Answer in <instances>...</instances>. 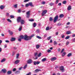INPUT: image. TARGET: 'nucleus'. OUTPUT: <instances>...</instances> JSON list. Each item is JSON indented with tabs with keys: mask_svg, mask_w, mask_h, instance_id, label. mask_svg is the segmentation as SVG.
<instances>
[{
	"mask_svg": "<svg viewBox=\"0 0 75 75\" xmlns=\"http://www.w3.org/2000/svg\"><path fill=\"white\" fill-rule=\"evenodd\" d=\"M20 37H21V38H23V39L24 38L25 40L26 41H28V36H27V35H25L24 36H23V35H20Z\"/></svg>",
	"mask_w": 75,
	"mask_h": 75,
	"instance_id": "1",
	"label": "nucleus"
},
{
	"mask_svg": "<svg viewBox=\"0 0 75 75\" xmlns=\"http://www.w3.org/2000/svg\"><path fill=\"white\" fill-rule=\"evenodd\" d=\"M58 19V16L57 15L54 18L53 22L54 23H56V22H57V21Z\"/></svg>",
	"mask_w": 75,
	"mask_h": 75,
	"instance_id": "2",
	"label": "nucleus"
},
{
	"mask_svg": "<svg viewBox=\"0 0 75 75\" xmlns=\"http://www.w3.org/2000/svg\"><path fill=\"white\" fill-rule=\"evenodd\" d=\"M47 13V10H44L43 11L42 13V16H44Z\"/></svg>",
	"mask_w": 75,
	"mask_h": 75,
	"instance_id": "3",
	"label": "nucleus"
},
{
	"mask_svg": "<svg viewBox=\"0 0 75 75\" xmlns=\"http://www.w3.org/2000/svg\"><path fill=\"white\" fill-rule=\"evenodd\" d=\"M3 72L4 74H5L7 72V70L5 69H2L0 72V73H2Z\"/></svg>",
	"mask_w": 75,
	"mask_h": 75,
	"instance_id": "4",
	"label": "nucleus"
},
{
	"mask_svg": "<svg viewBox=\"0 0 75 75\" xmlns=\"http://www.w3.org/2000/svg\"><path fill=\"white\" fill-rule=\"evenodd\" d=\"M21 17H18L17 18V23H20L21 21Z\"/></svg>",
	"mask_w": 75,
	"mask_h": 75,
	"instance_id": "5",
	"label": "nucleus"
},
{
	"mask_svg": "<svg viewBox=\"0 0 75 75\" xmlns=\"http://www.w3.org/2000/svg\"><path fill=\"white\" fill-rule=\"evenodd\" d=\"M60 70L62 71V72H64L65 70L64 69V67L63 66H62L60 67Z\"/></svg>",
	"mask_w": 75,
	"mask_h": 75,
	"instance_id": "6",
	"label": "nucleus"
},
{
	"mask_svg": "<svg viewBox=\"0 0 75 75\" xmlns=\"http://www.w3.org/2000/svg\"><path fill=\"white\" fill-rule=\"evenodd\" d=\"M40 62H36V61H34L33 62V64L34 65H38V64H40Z\"/></svg>",
	"mask_w": 75,
	"mask_h": 75,
	"instance_id": "7",
	"label": "nucleus"
},
{
	"mask_svg": "<svg viewBox=\"0 0 75 75\" xmlns=\"http://www.w3.org/2000/svg\"><path fill=\"white\" fill-rule=\"evenodd\" d=\"M30 11H28L26 13V17L27 18H29L30 17Z\"/></svg>",
	"mask_w": 75,
	"mask_h": 75,
	"instance_id": "8",
	"label": "nucleus"
},
{
	"mask_svg": "<svg viewBox=\"0 0 75 75\" xmlns=\"http://www.w3.org/2000/svg\"><path fill=\"white\" fill-rule=\"evenodd\" d=\"M28 64H31L33 62V60L31 59H29L27 61Z\"/></svg>",
	"mask_w": 75,
	"mask_h": 75,
	"instance_id": "9",
	"label": "nucleus"
},
{
	"mask_svg": "<svg viewBox=\"0 0 75 75\" xmlns=\"http://www.w3.org/2000/svg\"><path fill=\"white\" fill-rule=\"evenodd\" d=\"M29 6H30V7H34V5L33 4V3L32 2H29Z\"/></svg>",
	"mask_w": 75,
	"mask_h": 75,
	"instance_id": "10",
	"label": "nucleus"
},
{
	"mask_svg": "<svg viewBox=\"0 0 75 75\" xmlns=\"http://www.w3.org/2000/svg\"><path fill=\"white\" fill-rule=\"evenodd\" d=\"M19 62H20V60H17L15 61L14 64H18Z\"/></svg>",
	"mask_w": 75,
	"mask_h": 75,
	"instance_id": "11",
	"label": "nucleus"
},
{
	"mask_svg": "<svg viewBox=\"0 0 75 75\" xmlns=\"http://www.w3.org/2000/svg\"><path fill=\"white\" fill-rule=\"evenodd\" d=\"M20 73V71L19 70L17 71H15V74H19Z\"/></svg>",
	"mask_w": 75,
	"mask_h": 75,
	"instance_id": "12",
	"label": "nucleus"
},
{
	"mask_svg": "<svg viewBox=\"0 0 75 75\" xmlns=\"http://www.w3.org/2000/svg\"><path fill=\"white\" fill-rule=\"evenodd\" d=\"M20 22H21V24L22 25L24 24V20H21V21Z\"/></svg>",
	"mask_w": 75,
	"mask_h": 75,
	"instance_id": "13",
	"label": "nucleus"
},
{
	"mask_svg": "<svg viewBox=\"0 0 75 75\" xmlns=\"http://www.w3.org/2000/svg\"><path fill=\"white\" fill-rule=\"evenodd\" d=\"M11 73L12 72L11 71H8L7 72L8 75H10V74H11Z\"/></svg>",
	"mask_w": 75,
	"mask_h": 75,
	"instance_id": "14",
	"label": "nucleus"
},
{
	"mask_svg": "<svg viewBox=\"0 0 75 75\" xmlns=\"http://www.w3.org/2000/svg\"><path fill=\"white\" fill-rule=\"evenodd\" d=\"M4 7H5V6H4V5H1L0 6V8L1 10H3V9H4Z\"/></svg>",
	"mask_w": 75,
	"mask_h": 75,
	"instance_id": "15",
	"label": "nucleus"
},
{
	"mask_svg": "<svg viewBox=\"0 0 75 75\" xmlns=\"http://www.w3.org/2000/svg\"><path fill=\"white\" fill-rule=\"evenodd\" d=\"M15 40L16 38H12L11 39V41H15Z\"/></svg>",
	"mask_w": 75,
	"mask_h": 75,
	"instance_id": "16",
	"label": "nucleus"
},
{
	"mask_svg": "<svg viewBox=\"0 0 75 75\" xmlns=\"http://www.w3.org/2000/svg\"><path fill=\"white\" fill-rule=\"evenodd\" d=\"M64 14H61L59 15V17L60 18H62V17H64Z\"/></svg>",
	"mask_w": 75,
	"mask_h": 75,
	"instance_id": "17",
	"label": "nucleus"
},
{
	"mask_svg": "<svg viewBox=\"0 0 75 75\" xmlns=\"http://www.w3.org/2000/svg\"><path fill=\"white\" fill-rule=\"evenodd\" d=\"M71 10V6L69 5L68 8V10Z\"/></svg>",
	"mask_w": 75,
	"mask_h": 75,
	"instance_id": "18",
	"label": "nucleus"
},
{
	"mask_svg": "<svg viewBox=\"0 0 75 75\" xmlns=\"http://www.w3.org/2000/svg\"><path fill=\"white\" fill-rule=\"evenodd\" d=\"M57 59V58L56 57H53L51 59V61H55V60H56Z\"/></svg>",
	"mask_w": 75,
	"mask_h": 75,
	"instance_id": "19",
	"label": "nucleus"
},
{
	"mask_svg": "<svg viewBox=\"0 0 75 75\" xmlns=\"http://www.w3.org/2000/svg\"><path fill=\"white\" fill-rule=\"evenodd\" d=\"M40 45H37L36 46V49H38V48H40Z\"/></svg>",
	"mask_w": 75,
	"mask_h": 75,
	"instance_id": "20",
	"label": "nucleus"
},
{
	"mask_svg": "<svg viewBox=\"0 0 75 75\" xmlns=\"http://www.w3.org/2000/svg\"><path fill=\"white\" fill-rule=\"evenodd\" d=\"M9 33L10 35H12L13 34V33L12 31H10V30H9Z\"/></svg>",
	"mask_w": 75,
	"mask_h": 75,
	"instance_id": "21",
	"label": "nucleus"
},
{
	"mask_svg": "<svg viewBox=\"0 0 75 75\" xmlns=\"http://www.w3.org/2000/svg\"><path fill=\"white\" fill-rule=\"evenodd\" d=\"M19 37L20 38L18 39V41H19L20 42H21V39H23V38H22L21 37H20V36H19Z\"/></svg>",
	"mask_w": 75,
	"mask_h": 75,
	"instance_id": "22",
	"label": "nucleus"
},
{
	"mask_svg": "<svg viewBox=\"0 0 75 75\" xmlns=\"http://www.w3.org/2000/svg\"><path fill=\"white\" fill-rule=\"evenodd\" d=\"M39 71H41V70L40 69H37L35 70V72H38Z\"/></svg>",
	"mask_w": 75,
	"mask_h": 75,
	"instance_id": "23",
	"label": "nucleus"
},
{
	"mask_svg": "<svg viewBox=\"0 0 75 75\" xmlns=\"http://www.w3.org/2000/svg\"><path fill=\"white\" fill-rule=\"evenodd\" d=\"M49 21H53V18L52 17H50V18Z\"/></svg>",
	"mask_w": 75,
	"mask_h": 75,
	"instance_id": "24",
	"label": "nucleus"
},
{
	"mask_svg": "<svg viewBox=\"0 0 75 75\" xmlns=\"http://www.w3.org/2000/svg\"><path fill=\"white\" fill-rule=\"evenodd\" d=\"M22 30V26H21L19 28L18 30L19 31H20L21 30Z\"/></svg>",
	"mask_w": 75,
	"mask_h": 75,
	"instance_id": "25",
	"label": "nucleus"
},
{
	"mask_svg": "<svg viewBox=\"0 0 75 75\" xmlns=\"http://www.w3.org/2000/svg\"><path fill=\"white\" fill-rule=\"evenodd\" d=\"M49 5L50 6H54V3H51L49 4Z\"/></svg>",
	"mask_w": 75,
	"mask_h": 75,
	"instance_id": "26",
	"label": "nucleus"
},
{
	"mask_svg": "<svg viewBox=\"0 0 75 75\" xmlns=\"http://www.w3.org/2000/svg\"><path fill=\"white\" fill-rule=\"evenodd\" d=\"M36 25H37V23H34L33 24V26L34 27H36Z\"/></svg>",
	"mask_w": 75,
	"mask_h": 75,
	"instance_id": "27",
	"label": "nucleus"
},
{
	"mask_svg": "<svg viewBox=\"0 0 75 75\" xmlns=\"http://www.w3.org/2000/svg\"><path fill=\"white\" fill-rule=\"evenodd\" d=\"M70 37V36H67L66 38H65V40H68V39H69Z\"/></svg>",
	"mask_w": 75,
	"mask_h": 75,
	"instance_id": "28",
	"label": "nucleus"
},
{
	"mask_svg": "<svg viewBox=\"0 0 75 75\" xmlns=\"http://www.w3.org/2000/svg\"><path fill=\"white\" fill-rule=\"evenodd\" d=\"M71 55H72V53H69L68 54V55H67V57H70V56H71Z\"/></svg>",
	"mask_w": 75,
	"mask_h": 75,
	"instance_id": "29",
	"label": "nucleus"
},
{
	"mask_svg": "<svg viewBox=\"0 0 75 75\" xmlns=\"http://www.w3.org/2000/svg\"><path fill=\"white\" fill-rule=\"evenodd\" d=\"M15 53H16L15 52H13L12 53V56H14V55H15Z\"/></svg>",
	"mask_w": 75,
	"mask_h": 75,
	"instance_id": "30",
	"label": "nucleus"
},
{
	"mask_svg": "<svg viewBox=\"0 0 75 75\" xmlns=\"http://www.w3.org/2000/svg\"><path fill=\"white\" fill-rule=\"evenodd\" d=\"M6 61V59H3L2 60L1 62H4Z\"/></svg>",
	"mask_w": 75,
	"mask_h": 75,
	"instance_id": "31",
	"label": "nucleus"
},
{
	"mask_svg": "<svg viewBox=\"0 0 75 75\" xmlns=\"http://www.w3.org/2000/svg\"><path fill=\"white\" fill-rule=\"evenodd\" d=\"M46 58H44L42 59V62H44V61H46Z\"/></svg>",
	"mask_w": 75,
	"mask_h": 75,
	"instance_id": "32",
	"label": "nucleus"
},
{
	"mask_svg": "<svg viewBox=\"0 0 75 75\" xmlns=\"http://www.w3.org/2000/svg\"><path fill=\"white\" fill-rule=\"evenodd\" d=\"M66 34H67V35L70 34H71V32L68 31L67 32Z\"/></svg>",
	"mask_w": 75,
	"mask_h": 75,
	"instance_id": "33",
	"label": "nucleus"
},
{
	"mask_svg": "<svg viewBox=\"0 0 75 75\" xmlns=\"http://www.w3.org/2000/svg\"><path fill=\"white\" fill-rule=\"evenodd\" d=\"M65 54H66V52H64L63 54H62V56L64 57V55H65Z\"/></svg>",
	"mask_w": 75,
	"mask_h": 75,
	"instance_id": "34",
	"label": "nucleus"
},
{
	"mask_svg": "<svg viewBox=\"0 0 75 75\" xmlns=\"http://www.w3.org/2000/svg\"><path fill=\"white\" fill-rule=\"evenodd\" d=\"M67 3V1H63V4H65Z\"/></svg>",
	"mask_w": 75,
	"mask_h": 75,
	"instance_id": "35",
	"label": "nucleus"
},
{
	"mask_svg": "<svg viewBox=\"0 0 75 75\" xmlns=\"http://www.w3.org/2000/svg\"><path fill=\"white\" fill-rule=\"evenodd\" d=\"M32 38L31 36H28V40H31Z\"/></svg>",
	"mask_w": 75,
	"mask_h": 75,
	"instance_id": "36",
	"label": "nucleus"
},
{
	"mask_svg": "<svg viewBox=\"0 0 75 75\" xmlns=\"http://www.w3.org/2000/svg\"><path fill=\"white\" fill-rule=\"evenodd\" d=\"M51 38V36H50L49 37H47V40H50V39Z\"/></svg>",
	"mask_w": 75,
	"mask_h": 75,
	"instance_id": "37",
	"label": "nucleus"
},
{
	"mask_svg": "<svg viewBox=\"0 0 75 75\" xmlns=\"http://www.w3.org/2000/svg\"><path fill=\"white\" fill-rule=\"evenodd\" d=\"M36 38H38V39H41V37L38 36H36Z\"/></svg>",
	"mask_w": 75,
	"mask_h": 75,
	"instance_id": "38",
	"label": "nucleus"
},
{
	"mask_svg": "<svg viewBox=\"0 0 75 75\" xmlns=\"http://www.w3.org/2000/svg\"><path fill=\"white\" fill-rule=\"evenodd\" d=\"M27 65H25L24 66L23 69H25L27 68Z\"/></svg>",
	"mask_w": 75,
	"mask_h": 75,
	"instance_id": "39",
	"label": "nucleus"
},
{
	"mask_svg": "<svg viewBox=\"0 0 75 75\" xmlns=\"http://www.w3.org/2000/svg\"><path fill=\"white\" fill-rule=\"evenodd\" d=\"M36 33H40V29H37V30Z\"/></svg>",
	"mask_w": 75,
	"mask_h": 75,
	"instance_id": "40",
	"label": "nucleus"
},
{
	"mask_svg": "<svg viewBox=\"0 0 75 75\" xmlns=\"http://www.w3.org/2000/svg\"><path fill=\"white\" fill-rule=\"evenodd\" d=\"M25 6L26 7H28V6H29V3L26 4H25Z\"/></svg>",
	"mask_w": 75,
	"mask_h": 75,
	"instance_id": "41",
	"label": "nucleus"
},
{
	"mask_svg": "<svg viewBox=\"0 0 75 75\" xmlns=\"http://www.w3.org/2000/svg\"><path fill=\"white\" fill-rule=\"evenodd\" d=\"M7 21L9 22L10 23H11V21L9 19H7Z\"/></svg>",
	"mask_w": 75,
	"mask_h": 75,
	"instance_id": "42",
	"label": "nucleus"
},
{
	"mask_svg": "<svg viewBox=\"0 0 75 75\" xmlns=\"http://www.w3.org/2000/svg\"><path fill=\"white\" fill-rule=\"evenodd\" d=\"M29 21H34V19H30L29 20Z\"/></svg>",
	"mask_w": 75,
	"mask_h": 75,
	"instance_id": "43",
	"label": "nucleus"
},
{
	"mask_svg": "<svg viewBox=\"0 0 75 75\" xmlns=\"http://www.w3.org/2000/svg\"><path fill=\"white\" fill-rule=\"evenodd\" d=\"M10 17L11 18H14V16L13 15H11Z\"/></svg>",
	"mask_w": 75,
	"mask_h": 75,
	"instance_id": "44",
	"label": "nucleus"
},
{
	"mask_svg": "<svg viewBox=\"0 0 75 75\" xmlns=\"http://www.w3.org/2000/svg\"><path fill=\"white\" fill-rule=\"evenodd\" d=\"M14 7V8H17V4H15L13 6Z\"/></svg>",
	"mask_w": 75,
	"mask_h": 75,
	"instance_id": "45",
	"label": "nucleus"
},
{
	"mask_svg": "<svg viewBox=\"0 0 75 75\" xmlns=\"http://www.w3.org/2000/svg\"><path fill=\"white\" fill-rule=\"evenodd\" d=\"M54 45H57V42L56 41H54Z\"/></svg>",
	"mask_w": 75,
	"mask_h": 75,
	"instance_id": "46",
	"label": "nucleus"
},
{
	"mask_svg": "<svg viewBox=\"0 0 75 75\" xmlns=\"http://www.w3.org/2000/svg\"><path fill=\"white\" fill-rule=\"evenodd\" d=\"M19 54H17L16 55V59H18V57H19Z\"/></svg>",
	"mask_w": 75,
	"mask_h": 75,
	"instance_id": "47",
	"label": "nucleus"
},
{
	"mask_svg": "<svg viewBox=\"0 0 75 75\" xmlns=\"http://www.w3.org/2000/svg\"><path fill=\"white\" fill-rule=\"evenodd\" d=\"M16 71V68H14L12 70V71L13 72H15V71Z\"/></svg>",
	"mask_w": 75,
	"mask_h": 75,
	"instance_id": "48",
	"label": "nucleus"
},
{
	"mask_svg": "<svg viewBox=\"0 0 75 75\" xmlns=\"http://www.w3.org/2000/svg\"><path fill=\"white\" fill-rule=\"evenodd\" d=\"M41 4H42L44 5L45 4V1H43L42 2Z\"/></svg>",
	"mask_w": 75,
	"mask_h": 75,
	"instance_id": "49",
	"label": "nucleus"
},
{
	"mask_svg": "<svg viewBox=\"0 0 75 75\" xmlns=\"http://www.w3.org/2000/svg\"><path fill=\"white\" fill-rule=\"evenodd\" d=\"M69 42H67L66 43V45H69Z\"/></svg>",
	"mask_w": 75,
	"mask_h": 75,
	"instance_id": "50",
	"label": "nucleus"
},
{
	"mask_svg": "<svg viewBox=\"0 0 75 75\" xmlns=\"http://www.w3.org/2000/svg\"><path fill=\"white\" fill-rule=\"evenodd\" d=\"M41 55V53H40L38 55V57H40Z\"/></svg>",
	"mask_w": 75,
	"mask_h": 75,
	"instance_id": "51",
	"label": "nucleus"
},
{
	"mask_svg": "<svg viewBox=\"0 0 75 75\" xmlns=\"http://www.w3.org/2000/svg\"><path fill=\"white\" fill-rule=\"evenodd\" d=\"M49 27H46V30H49Z\"/></svg>",
	"mask_w": 75,
	"mask_h": 75,
	"instance_id": "52",
	"label": "nucleus"
},
{
	"mask_svg": "<svg viewBox=\"0 0 75 75\" xmlns=\"http://www.w3.org/2000/svg\"><path fill=\"white\" fill-rule=\"evenodd\" d=\"M23 68V67H21L19 68L18 70H19V71H20V70H21V69Z\"/></svg>",
	"mask_w": 75,
	"mask_h": 75,
	"instance_id": "53",
	"label": "nucleus"
},
{
	"mask_svg": "<svg viewBox=\"0 0 75 75\" xmlns=\"http://www.w3.org/2000/svg\"><path fill=\"white\" fill-rule=\"evenodd\" d=\"M21 9H19L18 10V13H21Z\"/></svg>",
	"mask_w": 75,
	"mask_h": 75,
	"instance_id": "54",
	"label": "nucleus"
},
{
	"mask_svg": "<svg viewBox=\"0 0 75 75\" xmlns=\"http://www.w3.org/2000/svg\"><path fill=\"white\" fill-rule=\"evenodd\" d=\"M34 35H35L33 34L31 35V36H30V37H31L32 38L33 37H34Z\"/></svg>",
	"mask_w": 75,
	"mask_h": 75,
	"instance_id": "55",
	"label": "nucleus"
},
{
	"mask_svg": "<svg viewBox=\"0 0 75 75\" xmlns=\"http://www.w3.org/2000/svg\"><path fill=\"white\" fill-rule=\"evenodd\" d=\"M64 49H63L61 51V53H62V52H63L64 51Z\"/></svg>",
	"mask_w": 75,
	"mask_h": 75,
	"instance_id": "56",
	"label": "nucleus"
},
{
	"mask_svg": "<svg viewBox=\"0 0 75 75\" xmlns=\"http://www.w3.org/2000/svg\"><path fill=\"white\" fill-rule=\"evenodd\" d=\"M31 72H30L29 73H28V74H26V75H31Z\"/></svg>",
	"mask_w": 75,
	"mask_h": 75,
	"instance_id": "57",
	"label": "nucleus"
},
{
	"mask_svg": "<svg viewBox=\"0 0 75 75\" xmlns=\"http://www.w3.org/2000/svg\"><path fill=\"white\" fill-rule=\"evenodd\" d=\"M7 47V45L5 44V45H4V48H6Z\"/></svg>",
	"mask_w": 75,
	"mask_h": 75,
	"instance_id": "58",
	"label": "nucleus"
},
{
	"mask_svg": "<svg viewBox=\"0 0 75 75\" xmlns=\"http://www.w3.org/2000/svg\"><path fill=\"white\" fill-rule=\"evenodd\" d=\"M64 37H65V35H63L62 36V38H64Z\"/></svg>",
	"mask_w": 75,
	"mask_h": 75,
	"instance_id": "59",
	"label": "nucleus"
},
{
	"mask_svg": "<svg viewBox=\"0 0 75 75\" xmlns=\"http://www.w3.org/2000/svg\"><path fill=\"white\" fill-rule=\"evenodd\" d=\"M51 51V50H47L48 52H50Z\"/></svg>",
	"mask_w": 75,
	"mask_h": 75,
	"instance_id": "60",
	"label": "nucleus"
},
{
	"mask_svg": "<svg viewBox=\"0 0 75 75\" xmlns=\"http://www.w3.org/2000/svg\"><path fill=\"white\" fill-rule=\"evenodd\" d=\"M57 25H58V26H59L60 25H61V24L60 23H58L57 24Z\"/></svg>",
	"mask_w": 75,
	"mask_h": 75,
	"instance_id": "61",
	"label": "nucleus"
},
{
	"mask_svg": "<svg viewBox=\"0 0 75 75\" xmlns=\"http://www.w3.org/2000/svg\"><path fill=\"white\" fill-rule=\"evenodd\" d=\"M58 51L59 52L61 51V49H60V48H59L58 49Z\"/></svg>",
	"mask_w": 75,
	"mask_h": 75,
	"instance_id": "62",
	"label": "nucleus"
},
{
	"mask_svg": "<svg viewBox=\"0 0 75 75\" xmlns=\"http://www.w3.org/2000/svg\"><path fill=\"white\" fill-rule=\"evenodd\" d=\"M61 3H59L58 4V5L59 6H61Z\"/></svg>",
	"mask_w": 75,
	"mask_h": 75,
	"instance_id": "63",
	"label": "nucleus"
},
{
	"mask_svg": "<svg viewBox=\"0 0 75 75\" xmlns=\"http://www.w3.org/2000/svg\"><path fill=\"white\" fill-rule=\"evenodd\" d=\"M55 34L56 35H58V32H56Z\"/></svg>",
	"mask_w": 75,
	"mask_h": 75,
	"instance_id": "64",
	"label": "nucleus"
}]
</instances>
